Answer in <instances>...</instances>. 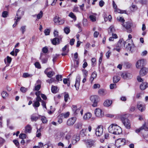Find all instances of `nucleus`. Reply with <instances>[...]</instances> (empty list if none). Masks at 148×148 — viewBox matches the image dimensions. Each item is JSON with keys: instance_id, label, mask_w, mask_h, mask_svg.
<instances>
[{"instance_id": "cd10ccee", "label": "nucleus", "mask_w": 148, "mask_h": 148, "mask_svg": "<svg viewBox=\"0 0 148 148\" xmlns=\"http://www.w3.org/2000/svg\"><path fill=\"white\" fill-rule=\"evenodd\" d=\"M148 86V84L146 82L143 83L140 86V88L142 90H145Z\"/></svg>"}, {"instance_id": "6ab92c4d", "label": "nucleus", "mask_w": 148, "mask_h": 148, "mask_svg": "<svg viewBox=\"0 0 148 148\" xmlns=\"http://www.w3.org/2000/svg\"><path fill=\"white\" fill-rule=\"evenodd\" d=\"M80 80V77L79 76H77L76 79L75 83V86L77 90H78L79 89Z\"/></svg>"}, {"instance_id": "a878e982", "label": "nucleus", "mask_w": 148, "mask_h": 148, "mask_svg": "<svg viewBox=\"0 0 148 148\" xmlns=\"http://www.w3.org/2000/svg\"><path fill=\"white\" fill-rule=\"evenodd\" d=\"M112 101L111 100H106L104 101L103 105L106 107H109L112 103Z\"/></svg>"}, {"instance_id": "6e6d98bb", "label": "nucleus", "mask_w": 148, "mask_h": 148, "mask_svg": "<svg viewBox=\"0 0 148 148\" xmlns=\"http://www.w3.org/2000/svg\"><path fill=\"white\" fill-rule=\"evenodd\" d=\"M41 85L40 84H38L35 87L34 90L38 91L40 88Z\"/></svg>"}, {"instance_id": "412c9836", "label": "nucleus", "mask_w": 148, "mask_h": 148, "mask_svg": "<svg viewBox=\"0 0 148 148\" xmlns=\"http://www.w3.org/2000/svg\"><path fill=\"white\" fill-rule=\"evenodd\" d=\"M51 41L53 45H56L60 44V40L59 38H55L51 39Z\"/></svg>"}, {"instance_id": "3c124183", "label": "nucleus", "mask_w": 148, "mask_h": 148, "mask_svg": "<svg viewBox=\"0 0 148 148\" xmlns=\"http://www.w3.org/2000/svg\"><path fill=\"white\" fill-rule=\"evenodd\" d=\"M43 13L42 11H40V13L37 15V18L38 19H40L42 16Z\"/></svg>"}, {"instance_id": "f704fd0d", "label": "nucleus", "mask_w": 148, "mask_h": 148, "mask_svg": "<svg viewBox=\"0 0 148 148\" xmlns=\"http://www.w3.org/2000/svg\"><path fill=\"white\" fill-rule=\"evenodd\" d=\"M86 130L87 129H83L80 132V135H82L83 137L85 136L86 135Z\"/></svg>"}, {"instance_id": "774afa93", "label": "nucleus", "mask_w": 148, "mask_h": 148, "mask_svg": "<svg viewBox=\"0 0 148 148\" xmlns=\"http://www.w3.org/2000/svg\"><path fill=\"white\" fill-rule=\"evenodd\" d=\"M135 107L133 106H131L129 109V111L130 112H133L135 110Z\"/></svg>"}, {"instance_id": "052dcab7", "label": "nucleus", "mask_w": 148, "mask_h": 148, "mask_svg": "<svg viewBox=\"0 0 148 148\" xmlns=\"http://www.w3.org/2000/svg\"><path fill=\"white\" fill-rule=\"evenodd\" d=\"M59 55L57 54H55L53 56V61L54 63L55 61L57 58L58 57Z\"/></svg>"}, {"instance_id": "6e6552de", "label": "nucleus", "mask_w": 148, "mask_h": 148, "mask_svg": "<svg viewBox=\"0 0 148 148\" xmlns=\"http://www.w3.org/2000/svg\"><path fill=\"white\" fill-rule=\"evenodd\" d=\"M122 25L125 28L128 33H130L132 32V29L131 28V23L130 22H126L124 23Z\"/></svg>"}, {"instance_id": "09e8293b", "label": "nucleus", "mask_w": 148, "mask_h": 148, "mask_svg": "<svg viewBox=\"0 0 148 148\" xmlns=\"http://www.w3.org/2000/svg\"><path fill=\"white\" fill-rule=\"evenodd\" d=\"M130 9L132 11H134L136 10L137 7L135 5L132 4V6L130 7Z\"/></svg>"}, {"instance_id": "4be33fe9", "label": "nucleus", "mask_w": 148, "mask_h": 148, "mask_svg": "<svg viewBox=\"0 0 148 148\" xmlns=\"http://www.w3.org/2000/svg\"><path fill=\"white\" fill-rule=\"evenodd\" d=\"M126 43V42L124 41L123 40H120L117 44L116 45V47L120 48L122 46H125V44Z\"/></svg>"}, {"instance_id": "20e7f679", "label": "nucleus", "mask_w": 148, "mask_h": 148, "mask_svg": "<svg viewBox=\"0 0 148 148\" xmlns=\"http://www.w3.org/2000/svg\"><path fill=\"white\" fill-rule=\"evenodd\" d=\"M121 120L125 127L127 129H129L131 127V124L130 121L127 118L121 116Z\"/></svg>"}, {"instance_id": "0e129e2a", "label": "nucleus", "mask_w": 148, "mask_h": 148, "mask_svg": "<svg viewBox=\"0 0 148 148\" xmlns=\"http://www.w3.org/2000/svg\"><path fill=\"white\" fill-rule=\"evenodd\" d=\"M55 79L53 78H51L50 79H48L47 80V82L50 83H51L53 82H54L55 81Z\"/></svg>"}, {"instance_id": "4c0bfd02", "label": "nucleus", "mask_w": 148, "mask_h": 148, "mask_svg": "<svg viewBox=\"0 0 148 148\" xmlns=\"http://www.w3.org/2000/svg\"><path fill=\"white\" fill-rule=\"evenodd\" d=\"M2 97L3 98H5L6 97H7L8 96V94L5 91H3L1 94Z\"/></svg>"}, {"instance_id": "dca6fc26", "label": "nucleus", "mask_w": 148, "mask_h": 148, "mask_svg": "<svg viewBox=\"0 0 148 148\" xmlns=\"http://www.w3.org/2000/svg\"><path fill=\"white\" fill-rule=\"evenodd\" d=\"M76 118L75 117H72L69 119L67 121V124L69 126L72 125L76 121Z\"/></svg>"}, {"instance_id": "680f3d73", "label": "nucleus", "mask_w": 148, "mask_h": 148, "mask_svg": "<svg viewBox=\"0 0 148 148\" xmlns=\"http://www.w3.org/2000/svg\"><path fill=\"white\" fill-rule=\"evenodd\" d=\"M25 26H22L20 29L22 31L23 34L25 31Z\"/></svg>"}, {"instance_id": "f3484780", "label": "nucleus", "mask_w": 148, "mask_h": 148, "mask_svg": "<svg viewBox=\"0 0 148 148\" xmlns=\"http://www.w3.org/2000/svg\"><path fill=\"white\" fill-rule=\"evenodd\" d=\"M121 77L124 79H126L127 78H131L132 77V75L128 72H124L122 73L121 75Z\"/></svg>"}, {"instance_id": "393cba45", "label": "nucleus", "mask_w": 148, "mask_h": 148, "mask_svg": "<svg viewBox=\"0 0 148 148\" xmlns=\"http://www.w3.org/2000/svg\"><path fill=\"white\" fill-rule=\"evenodd\" d=\"M40 116H36L35 114H33L31 116V119L32 121H36L38 119L40 118Z\"/></svg>"}, {"instance_id": "69168bd1", "label": "nucleus", "mask_w": 148, "mask_h": 148, "mask_svg": "<svg viewBox=\"0 0 148 148\" xmlns=\"http://www.w3.org/2000/svg\"><path fill=\"white\" fill-rule=\"evenodd\" d=\"M93 87L94 89L99 88L100 87V85L99 84H95L94 85Z\"/></svg>"}, {"instance_id": "c03bdc74", "label": "nucleus", "mask_w": 148, "mask_h": 148, "mask_svg": "<svg viewBox=\"0 0 148 148\" xmlns=\"http://www.w3.org/2000/svg\"><path fill=\"white\" fill-rule=\"evenodd\" d=\"M27 90V88L24 87H22L20 88L21 91L23 93L26 92Z\"/></svg>"}, {"instance_id": "a19ab883", "label": "nucleus", "mask_w": 148, "mask_h": 148, "mask_svg": "<svg viewBox=\"0 0 148 148\" xmlns=\"http://www.w3.org/2000/svg\"><path fill=\"white\" fill-rule=\"evenodd\" d=\"M68 47V45H65L64 47L62 49V51L63 52H66V53H68L69 52V50H67V48Z\"/></svg>"}, {"instance_id": "f8f14e48", "label": "nucleus", "mask_w": 148, "mask_h": 148, "mask_svg": "<svg viewBox=\"0 0 148 148\" xmlns=\"http://www.w3.org/2000/svg\"><path fill=\"white\" fill-rule=\"evenodd\" d=\"M79 140V136L78 134H75L74 135L72 138V143L73 145L75 144L77 141Z\"/></svg>"}, {"instance_id": "2eb2a0df", "label": "nucleus", "mask_w": 148, "mask_h": 148, "mask_svg": "<svg viewBox=\"0 0 148 148\" xmlns=\"http://www.w3.org/2000/svg\"><path fill=\"white\" fill-rule=\"evenodd\" d=\"M137 107L138 110L141 112L144 111L145 109V104L143 103H138L137 104Z\"/></svg>"}, {"instance_id": "9d476101", "label": "nucleus", "mask_w": 148, "mask_h": 148, "mask_svg": "<svg viewBox=\"0 0 148 148\" xmlns=\"http://www.w3.org/2000/svg\"><path fill=\"white\" fill-rule=\"evenodd\" d=\"M95 114L97 117L99 118L102 117L104 115L102 110L99 108H96L95 110Z\"/></svg>"}, {"instance_id": "37998d69", "label": "nucleus", "mask_w": 148, "mask_h": 148, "mask_svg": "<svg viewBox=\"0 0 148 148\" xmlns=\"http://www.w3.org/2000/svg\"><path fill=\"white\" fill-rule=\"evenodd\" d=\"M41 136V134L40 133V129H38L36 132V136L37 137H39Z\"/></svg>"}, {"instance_id": "473e14b6", "label": "nucleus", "mask_w": 148, "mask_h": 148, "mask_svg": "<svg viewBox=\"0 0 148 148\" xmlns=\"http://www.w3.org/2000/svg\"><path fill=\"white\" fill-rule=\"evenodd\" d=\"M34 103L33 104V106L36 108L38 107L40 105L39 102L38 101H34Z\"/></svg>"}, {"instance_id": "ea45409f", "label": "nucleus", "mask_w": 148, "mask_h": 148, "mask_svg": "<svg viewBox=\"0 0 148 148\" xmlns=\"http://www.w3.org/2000/svg\"><path fill=\"white\" fill-rule=\"evenodd\" d=\"M115 31L113 26H111L108 29V32L109 33H112L114 32Z\"/></svg>"}, {"instance_id": "a18cd8bd", "label": "nucleus", "mask_w": 148, "mask_h": 148, "mask_svg": "<svg viewBox=\"0 0 148 148\" xmlns=\"http://www.w3.org/2000/svg\"><path fill=\"white\" fill-rule=\"evenodd\" d=\"M64 32L66 34H68L70 32V29L69 27H65L64 29Z\"/></svg>"}, {"instance_id": "0eeeda50", "label": "nucleus", "mask_w": 148, "mask_h": 148, "mask_svg": "<svg viewBox=\"0 0 148 148\" xmlns=\"http://www.w3.org/2000/svg\"><path fill=\"white\" fill-rule=\"evenodd\" d=\"M95 133L96 135L98 136H101L103 132V127L101 125H99L96 128Z\"/></svg>"}, {"instance_id": "bf43d9fd", "label": "nucleus", "mask_w": 148, "mask_h": 148, "mask_svg": "<svg viewBox=\"0 0 148 148\" xmlns=\"http://www.w3.org/2000/svg\"><path fill=\"white\" fill-rule=\"evenodd\" d=\"M34 65L38 69H40L41 68V66L40 64L38 62H36L34 64Z\"/></svg>"}, {"instance_id": "49530a36", "label": "nucleus", "mask_w": 148, "mask_h": 148, "mask_svg": "<svg viewBox=\"0 0 148 148\" xmlns=\"http://www.w3.org/2000/svg\"><path fill=\"white\" fill-rule=\"evenodd\" d=\"M62 76L61 75H58L56 76V79L58 81H62Z\"/></svg>"}, {"instance_id": "e433bc0d", "label": "nucleus", "mask_w": 148, "mask_h": 148, "mask_svg": "<svg viewBox=\"0 0 148 148\" xmlns=\"http://www.w3.org/2000/svg\"><path fill=\"white\" fill-rule=\"evenodd\" d=\"M32 76V74H30L27 73H24L23 74V77L24 78H27L28 77H31Z\"/></svg>"}, {"instance_id": "c85d7f7f", "label": "nucleus", "mask_w": 148, "mask_h": 148, "mask_svg": "<svg viewBox=\"0 0 148 148\" xmlns=\"http://www.w3.org/2000/svg\"><path fill=\"white\" fill-rule=\"evenodd\" d=\"M32 128L29 125H27L25 127V132L30 133L32 130Z\"/></svg>"}, {"instance_id": "5701e85b", "label": "nucleus", "mask_w": 148, "mask_h": 148, "mask_svg": "<svg viewBox=\"0 0 148 148\" xmlns=\"http://www.w3.org/2000/svg\"><path fill=\"white\" fill-rule=\"evenodd\" d=\"M91 114L90 112H88L85 114L83 116V119L85 120H88L91 118Z\"/></svg>"}, {"instance_id": "b1692460", "label": "nucleus", "mask_w": 148, "mask_h": 148, "mask_svg": "<svg viewBox=\"0 0 148 148\" xmlns=\"http://www.w3.org/2000/svg\"><path fill=\"white\" fill-rule=\"evenodd\" d=\"M69 115V112H67L66 113H62L58 115L59 118H63L64 117L65 118H66L68 117Z\"/></svg>"}, {"instance_id": "9b49d317", "label": "nucleus", "mask_w": 148, "mask_h": 148, "mask_svg": "<svg viewBox=\"0 0 148 148\" xmlns=\"http://www.w3.org/2000/svg\"><path fill=\"white\" fill-rule=\"evenodd\" d=\"M145 60L144 59H141L137 61L136 64V67L137 68L139 69L143 66L145 64Z\"/></svg>"}, {"instance_id": "423d86ee", "label": "nucleus", "mask_w": 148, "mask_h": 148, "mask_svg": "<svg viewBox=\"0 0 148 148\" xmlns=\"http://www.w3.org/2000/svg\"><path fill=\"white\" fill-rule=\"evenodd\" d=\"M99 97L97 95H93L90 97V100L93 103L92 106L94 107L97 106Z\"/></svg>"}, {"instance_id": "79ce46f5", "label": "nucleus", "mask_w": 148, "mask_h": 148, "mask_svg": "<svg viewBox=\"0 0 148 148\" xmlns=\"http://www.w3.org/2000/svg\"><path fill=\"white\" fill-rule=\"evenodd\" d=\"M82 124L81 123H78L75 125V127L78 129H81L82 127Z\"/></svg>"}, {"instance_id": "864d4df0", "label": "nucleus", "mask_w": 148, "mask_h": 148, "mask_svg": "<svg viewBox=\"0 0 148 148\" xmlns=\"http://www.w3.org/2000/svg\"><path fill=\"white\" fill-rule=\"evenodd\" d=\"M41 120L43 123H46L47 122V120L46 118L45 117L43 116H41Z\"/></svg>"}, {"instance_id": "f257e3e1", "label": "nucleus", "mask_w": 148, "mask_h": 148, "mask_svg": "<svg viewBox=\"0 0 148 148\" xmlns=\"http://www.w3.org/2000/svg\"><path fill=\"white\" fill-rule=\"evenodd\" d=\"M108 129L110 132L115 134H119L122 132L121 127L115 124H112L111 126L109 127Z\"/></svg>"}, {"instance_id": "7c9ffc66", "label": "nucleus", "mask_w": 148, "mask_h": 148, "mask_svg": "<svg viewBox=\"0 0 148 148\" xmlns=\"http://www.w3.org/2000/svg\"><path fill=\"white\" fill-rule=\"evenodd\" d=\"M97 14H95L94 15H91L89 16V18L91 20L92 22H94L96 21V17L95 16H96Z\"/></svg>"}, {"instance_id": "de8ad7c7", "label": "nucleus", "mask_w": 148, "mask_h": 148, "mask_svg": "<svg viewBox=\"0 0 148 148\" xmlns=\"http://www.w3.org/2000/svg\"><path fill=\"white\" fill-rule=\"evenodd\" d=\"M2 16L4 18L8 16V12L6 11H4L2 13Z\"/></svg>"}, {"instance_id": "c756f323", "label": "nucleus", "mask_w": 148, "mask_h": 148, "mask_svg": "<svg viewBox=\"0 0 148 148\" xmlns=\"http://www.w3.org/2000/svg\"><path fill=\"white\" fill-rule=\"evenodd\" d=\"M106 91L103 89H100L98 91V93L101 96H103L106 94Z\"/></svg>"}, {"instance_id": "4468645a", "label": "nucleus", "mask_w": 148, "mask_h": 148, "mask_svg": "<svg viewBox=\"0 0 148 148\" xmlns=\"http://www.w3.org/2000/svg\"><path fill=\"white\" fill-rule=\"evenodd\" d=\"M147 70L146 68L144 67L141 69L139 71L140 76H143L145 75L147 73Z\"/></svg>"}, {"instance_id": "338daca9", "label": "nucleus", "mask_w": 148, "mask_h": 148, "mask_svg": "<svg viewBox=\"0 0 148 148\" xmlns=\"http://www.w3.org/2000/svg\"><path fill=\"white\" fill-rule=\"evenodd\" d=\"M84 77H87L88 75V71L85 70L83 71Z\"/></svg>"}, {"instance_id": "4d7b16f0", "label": "nucleus", "mask_w": 148, "mask_h": 148, "mask_svg": "<svg viewBox=\"0 0 148 148\" xmlns=\"http://www.w3.org/2000/svg\"><path fill=\"white\" fill-rule=\"evenodd\" d=\"M114 12H118L119 13H124V12H125L126 11H123H123L116 8Z\"/></svg>"}, {"instance_id": "bb28decb", "label": "nucleus", "mask_w": 148, "mask_h": 148, "mask_svg": "<svg viewBox=\"0 0 148 148\" xmlns=\"http://www.w3.org/2000/svg\"><path fill=\"white\" fill-rule=\"evenodd\" d=\"M97 76V73L96 72H93L91 75L90 80L91 82H92L94 79L96 78Z\"/></svg>"}, {"instance_id": "603ef678", "label": "nucleus", "mask_w": 148, "mask_h": 148, "mask_svg": "<svg viewBox=\"0 0 148 148\" xmlns=\"http://www.w3.org/2000/svg\"><path fill=\"white\" fill-rule=\"evenodd\" d=\"M26 137V135L24 134H21L19 135V137L20 138L23 139L25 138Z\"/></svg>"}, {"instance_id": "72a5a7b5", "label": "nucleus", "mask_w": 148, "mask_h": 148, "mask_svg": "<svg viewBox=\"0 0 148 148\" xmlns=\"http://www.w3.org/2000/svg\"><path fill=\"white\" fill-rule=\"evenodd\" d=\"M120 77L117 76H114L113 77V82L114 83H117L120 80Z\"/></svg>"}, {"instance_id": "8fccbe9b", "label": "nucleus", "mask_w": 148, "mask_h": 148, "mask_svg": "<svg viewBox=\"0 0 148 148\" xmlns=\"http://www.w3.org/2000/svg\"><path fill=\"white\" fill-rule=\"evenodd\" d=\"M69 16L71 17L72 18H73L74 19H76V17L74 14L72 12L70 13L69 15Z\"/></svg>"}, {"instance_id": "13d9d810", "label": "nucleus", "mask_w": 148, "mask_h": 148, "mask_svg": "<svg viewBox=\"0 0 148 148\" xmlns=\"http://www.w3.org/2000/svg\"><path fill=\"white\" fill-rule=\"evenodd\" d=\"M44 32L46 35H49L50 33V30L49 29H46L44 31Z\"/></svg>"}, {"instance_id": "e2e57ef3", "label": "nucleus", "mask_w": 148, "mask_h": 148, "mask_svg": "<svg viewBox=\"0 0 148 148\" xmlns=\"http://www.w3.org/2000/svg\"><path fill=\"white\" fill-rule=\"evenodd\" d=\"M48 50L47 48L46 47H43L42 49V51L44 53H47L48 52Z\"/></svg>"}, {"instance_id": "2f4dec72", "label": "nucleus", "mask_w": 148, "mask_h": 148, "mask_svg": "<svg viewBox=\"0 0 148 148\" xmlns=\"http://www.w3.org/2000/svg\"><path fill=\"white\" fill-rule=\"evenodd\" d=\"M145 124H144L143 126H142L141 127H140L139 129H137L135 130V132L136 133H138L141 130H143V129H145Z\"/></svg>"}, {"instance_id": "f03ea898", "label": "nucleus", "mask_w": 148, "mask_h": 148, "mask_svg": "<svg viewBox=\"0 0 148 148\" xmlns=\"http://www.w3.org/2000/svg\"><path fill=\"white\" fill-rule=\"evenodd\" d=\"M24 14V12L21 11L19 9L17 12L16 15L14 19V23L13 25V27H15L17 25V22L19 21L21 19V16Z\"/></svg>"}, {"instance_id": "39448f33", "label": "nucleus", "mask_w": 148, "mask_h": 148, "mask_svg": "<svg viewBox=\"0 0 148 148\" xmlns=\"http://www.w3.org/2000/svg\"><path fill=\"white\" fill-rule=\"evenodd\" d=\"M125 140L124 138H119L116 140L115 141V146L118 148L125 144Z\"/></svg>"}, {"instance_id": "1a4fd4ad", "label": "nucleus", "mask_w": 148, "mask_h": 148, "mask_svg": "<svg viewBox=\"0 0 148 148\" xmlns=\"http://www.w3.org/2000/svg\"><path fill=\"white\" fill-rule=\"evenodd\" d=\"M53 21L57 25L62 24L64 22V20L61 19L57 16L55 17L53 19Z\"/></svg>"}, {"instance_id": "c9c22d12", "label": "nucleus", "mask_w": 148, "mask_h": 148, "mask_svg": "<svg viewBox=\"0 0 148 148\" xmlns=\"http://www.w3.org/2000/svg\"><path fill=\"white\" fill-rule=\"evenodd\" d=\"M64 100L66 102L68 101L69 99V95L68 93L65 92L64 93Z\"/></svg>"}, {"instance_id": "7ed1b4c3", "label": "nucleus", "mask_w": 148, "mask_h": 148, "mask_svg": "<svg viewBox=\"0 0 148 148\" xmlns=\"http://www.w3.org/2000/svg\"><path fill=\"white\" fill-rule=\"evenodd\" d=\"M84 141L87 148H91L95 147L96 145L95 140L89 139L85 140Z\"/></svg>"}, {"instance_id": "58836bf2", "label": "nucleus", "mask_w": 148, "mask_h": 148, "mask_svg": "<svg viewBox=\"0 0 148 148\" xmlns=\"http://www.w3.org/2000/svg\"><path fill=\"white\" fill-rule=\"evenodd\" d=\"M51 91L53 93H56L57 92V87L52 86L51 87Z\"/></svg>"}, {"instance_id": "5fc2aeb1", "label": "nucleus", "mask_w": 148, "mask_h": 148, "mask_svg": "<svg viewBox=\"0 0 148 148\" xmlns=\"http://www.w3.org/2000/svg\"><path fill=\"white\" fill-rule=\"evenodd\" d=\"M117 19L119 21L121 22L122 23L124 22L125 20H124L123 18L121 17H118L117 18Z\"/></svg>"}, {"instance_id": "a211bd4d", "label": "nucleus", "mask_w": 148, "mask_h": 148, "mask_svg": "<svg viewBox=\"0 0 148 148\" xmlns=\"http://www.w3.org/2000/svg\"><path fill=\"white\" fill-rule=\"evenodd\" d=\"M81 108H77V106L76 105L72 106V111L74 115H77L80 112Z\"/></svg>"}, {"instance_id": "ddd939ff", "label": "nucleus", "mask_w": 148, "mask_h": 148, "mask_svg": "<svg viewBox=\"0 0 148 148\" xmlns=\"http://www.w3.org/2000/svg\"><path fill=\"white\" fill-rule=\"evenodd\" d=\"M51 69V68H49L46 69L44 71V73L47 75V76L49 77H51L55 74V72L53 71L48 72V70Z\"/></svg>"}, {"instance_id": "aec40b11", "label": "nucleus", "mask_w": 148, "mask_h": 148, "mask_svg": "<svg viewBox=\"0 0 148 148\" xmlns=\"http://www.w3.org/2000/svg\"><path fill=\"white\" fill-rule=\"evenodd\" d=\"M134 48V45L132 43V42H131V44L128 43L126 47L127 50L131 51L132 53L133 51Z\"/></svg>"}]
</instances>
